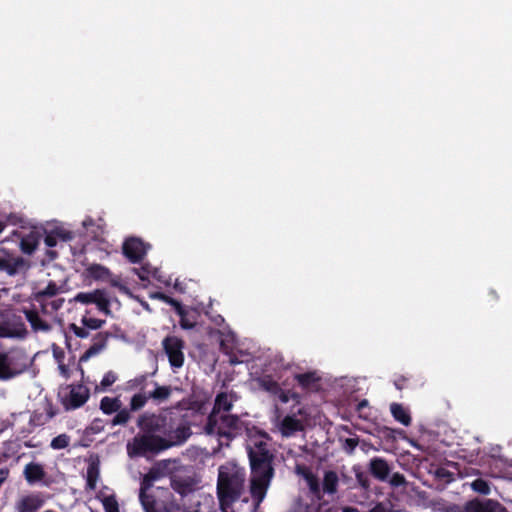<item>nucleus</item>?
Instances as JSON below:
<instances>
[{
    "label": "nucleus",
    "mask_w": 512,
    "mask_h": 512,
    "mask_svg": "<svg viewBox=\"0 0 512 512\" xmlns=\"http://www.w3.org/2000/svg\"><path fill=\"white\" fill-rule=\"evenodd\" d=\"M45 504V497L41 492H31L22 495L15 503L17 512H36Z\"/></svg>",
    "instance_id": "obj_12"
},
{
    "label": "nucleus",
    "mask_w": 512,
    "mask_h": 512,
    "mask_svg": "<svg viewBox=\"0 0 512 512\" xmlns=\"http://www.w3.org/2000/svg\"><path fill=\"white\" fill-rule=\"evenodd\" d=\"M268 446L266 435L258 432L249 434L246 448L251 466L250 499L246 496L239 499L244 493L245 469L233 462H227L219 467L217 493L223 512L258 511L274 477L273 455Z\"/></svg>",
    "instance_id": "obj_1"
},
{
    "label": "nucleus",
    "mask_w": 512,
    "mask_h": 512,
    "mask_svg": "<svg viewBox=\"0 0 512 512\" xmlns=\"http://www.w3.org/2000/svg\"><path fill=\"white\" fill-rule=\"evenodd\" d=\"M26 262L23 258L13 256L4 249H0V270L6 271L9 275H15L23 270Z\"/></svg>",
    "instance_id": "obj_14"
},
{
    "label": "nucleus",
    "mask_w": 512,
    "mask_h": 512,
    "mask_svg": "<svg viewBox=\"0 0 512 512\" xmlns=\"http://www.w3.org/2000/svg\"><path fill=\"white\" fill-rule=\"evenodd\" d=\"M390 411H391L393 417L398 422H400L404 426H409L410 425L411 417H410L408 411L401 404L392 403L390 405Z\"/></svg>",
    "instance_id": "obj_27"
},
{
    "label": "nucleus",
    "mask_w": 512,
    "mask_h": 512,
    "mask_svg": "<svg viewBox=\"0 0 512 512\" xmlns=\"http://www.w3.org/2000/svg\"><path fill=\"white\" fill-rule=\"evenodd\" d=\"M471 488L480 494L488 495L490 493L489 484L483 479H476L471 483Z\"/></svg>",
    "instance_id": "obj_38"
},
{
    "label": "nucleus",
    "mask_w": 512,
    "mask_h": 512,
    "mask_svg": "<svg viewBox=\"0 0 512 512\" xmlns=\"http://www.w3.org/2000/svg\"><path fill=\"white\" fill-rule=\"evenodd\" d=\"M38 243L39 236L34 232H30L27 236L21 239L20 248L24 253L32 254L36 250Z\"/></svg>",
    "instance_id": "obj_29"
},
{
    "label": "nucleus",
    "mask_w": 512,
    "mask_h": 512,
    "mask_svg": "<svg viewBox=\"0 0 512 512\" xmlns=\"http://www.w3.org/2000/svg\"><path fill=\"white\" fill-rule=\"evenodd\" d=\"M181 312H177L181 319H180V326L183 328V329H191L194 327V322L193 321H190L186 314H185V311L183 309V307L181 306Z\"/></svg>",
    "instance_id": "obj_44"
},
{
    "label": "nucleus",
    "mask_w": 512,
    "mask_h": 512,
    "mask_svg": "<svg viewBox=\"0 0 512 512\" xmlns=\"http://www.w3.org/2000/svg\"><path fill=\"white\" fill-rule=\"evenodd\" d=\"M63 292V285H58L54 281H49L48 284L43 287L39 288L34 293V299L37 303L45 300H49L55 297H58L60 293Z\"/></svg>",
    "instance_id": "obj_20"
},
{
    "label": "nucleus",
    "mask_w": 512,
    "mask_h": 512,
    "mask_svg": "<svg viewBox=\"0 0 512 512\" xmlns=\"http://www.w3.org/2000/svg\"><path fill=\"white\" fill-rule=\"evenodd\" d=\"M70 443V437L66 434H60L57 437L53 438L51 441V448L55 450L64 449Z\"/></svg>",
    "instance_id": "obj_37"
},
{
    "label": "nucleus",
    "mask_w": 512,
    "mask_h": 512,
    "mask_svg": "<svg viewBox=\"0 0 512 512\" xmlns=\"http://www.w3.org/2000/svg\"><path fill=\"white\" fill-rule=\"evenodd\" d=\"M88 272L89 275L96 280L107 281L111 276L109 269L99 264L91 265L88 268Z\"/></svg>",
    "instance_id": "obj_31"
},
{
    "label": "nucleus",
    "mask_w": 512,
    "mask_h": 512,
    "mask_svg": "<svg viewBox=\"0 0 512 512\" xmlns=\"http://www.w3.org/2000/svg\"><path fill=\"white\" fill-rule=\"evenodd\" d=\"M99 478L98 467L94 464L89 465L86 474L87 488L94 490L96 488L97 480Z\"/></svg>",
    "instance_id": "obj_33"
},
{
    "label": "nucleus",
    "mask_w": 512,
    "mask_h": 512,
    "mask_svg": "<svg viewBox=\"0 0 512 512\" xmlns=\"http://www.w3.org/2000/svg\"><path fill=\"white\" fill-rule=\"evenodd\" d=\"M26 330L23 325L10 327L8 324L0 325V337L2 338H23Z\"/></svg>",
    "instance_id": "obj_28"
},
{
    "label": "nucleus",
    "mask_w": 512,
    "mask_h": 512,
    "mask_svg": "<svg viewBox=\"0 0 512 512\" xmlns=\"http://www.w3.org/2000/svg\"><path fill=\"white\" fill-rule=\"evenodd\" d=\"M70 331H72L77 337L85 339L88 338L90 335V329L86 326H78L76 324H70L69 326Z\"/></svg>",
    "instance_id": "obj_42"
},
{
    "label": "nucleus",
    "mask_w": 512,
    "mask_h": 512,
    "mask_svg": "<svg viewBox=\"0 0 512 512\" xmlns=\"http://www.w3.org/2000/svg\"><path fill=\"white\" fill-rule=\"evenodd\" d=\"M367 404H368L367 400H363V401H361V402L358 404L357 409H358L359 411H361L364 407H366V406H367Z\"/></svg>",
    "instance_id": "obj_52"
},
{
    "label": "nucleus",
    "mask_w": 512,
    "mask_h": 512,
    "mask_svg": "<svg viewBox=\"0 0 512 512\" xmlns=\"http://www.w3.org/2000/svg\"><path fill=\"white\" fill-rule=\"evenodd\" d=\"M45 224H53V225H56V224H61V222H59L58 220L56 219H53V220H49V221H46Z\"/></svg>",
    "instance_id": "obj_54"
},
{
    "label": "nucleus",
    "mask_w": 512,
    "mask_h": 512,
    "mask_svg": "<svg viewBox=\"0 0 512 512\" xmlns=\"http://www.w3.org/2000/svg\"><path fill=\"white\" fill-rule=\"evenodd\" d=\"M306 413L303 408H299L296 412L286 415L278 424V428L282 436L291 437L295 433L303 431Z\"/></svg>",
    "instance_id": "obj_10"
},
{
    "label": "nucleus",
    "mask_w": 512,
    "mask_h": 512,
    "mask_svg": "<svg viewBox=\"0 0 512 512\" xmlns=\"http://www.w3.org/2000/svg\"><path fill=\"white\" fill-rule=\"evenodd\" d=\"M163 348L171 367L179 369L184 364V342L176 336H168L163 340Z\"/></svg>",
    "instance_id": "obj_9"
},
{
    "label": "nucleus",
    "mask_w": 512,
    "mask_h": 512,
    "mask_svg": "<svg viewBox=\"0 0 512 512\" xmlns=\"http://www.w3.org/2000/svg\"><path fill=\"white\" fill-rule=\"evenodd\" d=\"M389 483L394 487L405 485V477L400 473H394L389 479Z\"/></svg>",
    "instance_id": "obj_45"
},
{
    "label": "nucleus",
    "mask_w": 512,
    "mask_h": 512,
    "mask_svg": "<svg viewBox=\"0 0 512 512\" xmlns=\"http://www.w3.org/2000/svg\"><path fill=\"white\" fill-rule=\"evenodd\" d=\"M191 436L190 427L187 425L178 426L173 432H171L165 442L168 444V448L172 446L181 445Z\"/></svg>",
    "instance_id": "obj_21"
},
{
    "label": "nucleus",
    "mask_w": 512,
    "mask_h": 512,
    "mask_svg": "<svg viewBox=\"0 0 512 512\" xmlns=\"http://www.w3.org/2000/svg\"><path fill=\"white\" fill-rule=\"evenodd\" d=\"M23 474L29 484L42 481L46 475L43 466L35 462L28 463L24 468Z\"/></svg>",
    "instance_id": "obj_22"
},
{
    "label": "nucleus",
    "mask_w": 512,
    "mask_h": 512,
    "mask_svg": "<svg viewBox=\"0 0 512 512\" xmlns=\"http://www.w3.org/2000/svg\"><path fill=\"white\" fill-rule=\"evenodd\" d=\"M65 300L64 298L58 296L52 299H47L45 301L39 302L41 312L45 316H49L51 318H54V314L62 308Z\"/></svg>",
    "instance_id": "obj_25"
},
{
    "label": "nucleus",
    "mask_w": 512,
    "mask_h": 512,
    "mask_svg": "<svg viewBox=\"0 0 512 512\" xmlns=\"http://www.w3.org/2000/svg\"><path fill=\"white\" fill-rule=\"evenodd\" d=\"M109 334L106 332L97 333L92 340L90 347L80 357V361H87L90 358L100 354L107 346Z\"/></svg>",
    "instance_id": "obj_16"
},
{
    "label": "nucleus",
    "mask_w": 512,
    "mask_h": 512,
    "mask_svg": "<svg viewBox=\"0 0 512 512\" xmlns=\"http://www.w3.org/2000/svg\"><path fill=\"white\" fill-rule=\"evenodd\" d=\"M137 425L143 432L127 444V452L130 457L141 456L147 453H159L168 449L165 438L156 435L162 432L166 426V417L154 413H143L137 420Z\"/></svg>",
    "instance_id": "obj_3"
},
{
    "label": "nucleus",
    "mask_w": 512,
    "mask_h": 512,
    "mask_svg": "<svg viewBox=\"0 0 512 512\" xmlns=\"http://www.w3.org/2000/svg\"><path fill=\"white\" fill-rule=\"evenodd\" d=\"M358 445V440L355 438H347L344 442V449L348 453H352Z\"/></svg>",
    "instance_id": "obj_47"
},
{
    "label": "nucleus",
    "mask_w": 512,
    "mask_h": 512,
    "mask_svg": "<svg viewBox=\"0 0 512 512\" xmlns=\"http://www.w3.org/2000/svg\"><path fill=\"white\" fill-rule=\"evenodd\" d=\"M106 512H119L118 502L114 495H109L102 500Z\"/></svg>",
    "instance_id": "obj_39"
},
{
    "label": "nucleus",
    "mask_w": 512,
    "mask_h": 512,
    "mask_svg": "<svg viewBox=\"0 0 512 512\" xmlns=\"http://www.w3.org/2000/svg\"><path fill=\"white\" fill-rule=\"evenodd\" d=\"M100 409L106 415H116L111 420L112 426H125L131 420V414L128 408L123 407L119 397L105 396L100 401Z\"/></svg>",
    "instance_id": "obj_6"
},
{
    "label": "nucleus",
    "mask_w": 512,
    "mask_h": 512,
    "mask_svg": "<svg viewBox=\"0 0 512 512\" xmlns=\"http://www.w3.org/2000/svg\"><path fill=\"white\" fill-rule=\"evenodd\" d=\"M257 382L261 389L269 393L274 398L279 399L282 403H287L291 400L297 404L299 403L300 397L298 394L291 392L290 390L282 389L270 376H262L257 380Z\"/></svg>",
    "instance_id": "obj_8"
},
{
    "label": "nucleus",
    "mask_w": 512,
    "mask_h": 512,
    "mask_svg": "<svg viewBox=\"0 0 512 512\" xmlns=\"http://www.w3.org/2000/svg\"><path fill=\"white\" fill-rule=\"evenodd\" d=\"M171 487L182 496L193 492L196 487V480L192 476L175 474L171 478Z\"/></svg>",
    "instance_id": "obj_17"
},
{
    "label": "nucleus",
    "mask_w": 512,
    "mask_h": 512,
    "mask_svg": "<svg viewBox=\"0 0 512 512\" xmlns=\"http://www.w3.org/2000/svg\"><path fill=\"white\" fill-rule=\"evenodd\" d=\"M341 512H360L357 508L353 507H344Z\"/></svg>",
    "instance_id": "obj_50"
},
{
    "label": "nucleus",
    "mask_w": 512,
    "mask_h": 512,
    "mask_svg": "<svg viewBox=\"0 0 512 512\" xmlns=\"http://www.w3.org/2000/svg\"><path fill=\"white\" fill-rule=\"evenodd\" d=\"M81 224H85V225H88V224H95V221L93 218L91 217H87L85 220L82 221Z\"/></svg>",
    "instance_id": "obj_51"
},
{
    "label": "nucleus",
    "mask_w": 512,
    "mask_h": 512,
    "mask_svg": "<svg viewBox=\"0 0 512 512\" xmlns=\"http://www.w3.org/2000/svg\"><path fill=\"white\" fill-rule=\"evenodd\" d=\"M147 396H148L147 391L146 392H136L130 399L129 408H128L130 413L139 411L140 409H142L146 405L147 401L149 400V397H147Z\"/></svg>",
    "instance_id": "obj_30"
},
{
    "label": "nucleus",
    "mask_w": 512,
    "mask_h": 512,
    "mask_svg": "<svg viewBox=\"0 0 512 512\" xmlns=\"http://www.w3.org/2000/svg\"><path fill=\"white\" fill-rule=\"evenodd\" d=\"M233 405V397L227 393H220L210 413L204 432L207 435L218 436L221 446L228 445L230 440L241 434L245 429L243 421L235 415L228 414Z\"/></svg>",
    "instance_id": "obj_2"
},
{
    "label": "nucleus",
    "mask_w": 512,
    "mask_h": 512,
    "mask_svg": "<svg viewBox=\"0 0 512 512\" xmlns=\"http://www.w3.org/2000/svg\"><path fill=\"white\" fill-rule=\"evenodd\" d=\"M59 396L67 410H74L87 402L90 392L84 385H68L60 391Z\"/></svg>",
    "instance_id": "obj_7"
},
{
    "label": "nucleus",
    "mask_w": 512,
    "mask_h": 512,
    "mask_svg": "<svg viewBox=\"0 0 512 512\" xmlns=\"http://www.w3.org/2000/svg\"><path fill=\"white\" fill-rule=\"evenodd\" d=\"M116 380H117V375L114 372H112V371L107 372L103 376L101 383H100L102 390H105L108 387H110L112 384H114L116 382Z\"/></svg>",
    "instance_id": "obj_43"
},
{
    "label": "nucleus",
    "mask_w": 512,
    "mask_h": 512,
    "mask_svg": "<svg viewBox=\"0 0 512 512\" xmlns=\"http://www.w3.org/2000/svg\"><path fill=\"white\" fill-rule=\"evenodd\" d=\"M369 471L376 479L380 481H386L390 474L391 468L385 459L374 457L370 460Z\"/></svg>",
    "instance_id": "obj_19"
},
{
    "label": "nucleus",
    "mask_w": 512,
    "mask_h": 512,
    "mask_svg": "<svg viewBox=\"0 0 512 512\" xmlns=\"http://www.w3.org/2000/svg\"><path fill=\"white\" fill-rule=\"evenodd\" d=\"M150 387L147 375H139L134 379L129 380L125 385L126 391L146 392Z\"/></svg>",
    "instance_id": "obj_26"
},
{
    "label": "nucleus",
    "mask_w": 512,
    "mask_h": 512,
    "mask_svg": "<svg viewBox=\"0 0 512 512\" xmlns=\"http://www.w3.org/2000/svg\"><path fill=\"white\" fill-rule=\"evenodd\" d=\"M56 359L58 361V370H59V373L64 377V378H69L70 377V370H69V367L63 363L62 361V358L60 356H56Z\"/></svg>",
    "instance_id": "obj_46"
},
{
    "label": "nucleus",
    "mask_w": 512,
    "mask_h": 512,
    "mask_svg": "<svg viewBox=\"0 0 512 512\" xmlns=\"http://www.w3.org/2000/svg\"><path fill=\"white\" fill-rule=\"evenodd\" d=\"M58 239H60L62 241H67L70 239V235L68 233H64V232L50 233V234L46 235L45 243L47 246L53 247V246L57 245Z\"/></svg>",
    "instance_id": "obj_36"
},
{
    "label": "nucleus",
    "mask_w": 512,
    "mask_h": 512,
    "mask_svg": "<svg viewBox=\"0 0 512 512\" xmlns=\"http://www.w3.org/2000/svg\"><path fill=\"white\" fill-rule=\"evenodd\" d=\"M150 386H152L153 389L147 390V397H149V399H153L157 403L164 402L171 395L172 389L169 386H160L154 381H150Z\"/></svg>",
    "instance_id": "obj_24"
},
{
    "label": "nucleus",
    "mask_w": 512,
    "mask_h": 512,
    "mask_svg": "<svg viewBox=\"0 0 512 512\" xmlns=\"http://www.w3.org/2000/svg\"><path fill=\"white\" fill-rule=\"evenodd\" d=\"M2 230H3V226H0V233L2 232Z\"/></svg>",
    "instance_id": "obj_55"
},
{
    "label": "nucleus",
    "mask_w": 512,
    "mask_h": 512,
    "mask_svg": "<svg viewBox=\"0 0 512 512\" xmlns=\"http://www.w3.org/2000/svg\"><path fill=\"white\" fill-rule=\"evenodd\" d=\"M34 365L32 357L24 348L13 347L0 351V381L7 382L29 372Z\"/></svg>",
    "instance_id": "obj_4"
},
{
    "label": "nucleus",
    "mask_w": 512,
    "mask_h": 512,
    "mask_svg": "<svg viewBox=\"0 0 512 512\" xmlns=\"http://www.w3.org/2000/svg\"><path fill=\"white\" fill-rule=\"evenodd\" d=\"M149 245L145 244L141 239L136 237H130L123 243V254L131 261H140L147 250Z\"/></svg>",
    "instance_id": "obj_13"
},
{
    "label": "nucleus",
    "mask_w": 512,
    "mask_h": 512,
    "mask_svg": "<svg viewBox=\"0 0 512 512\" xmlns=\"http://www.w3.org/2000/svg\"><path fill=\"white\" fill-rule=\"evenodd\" d=\"M158 477L159 473L157 471L150 470L147 474L143 476L140 491L148 492V490L152 487L154 481H156Z\"/></svg>",
    "instance_id": "obj_35"
},
{
    "label": "nucleus",
    "mask_w": 512,
    "mask_h": 512,
    "mask_svg": "<svg viewBox=\"0 0 512 512\" xmlns=\"http://www.w3.org/2000/svg\"><path fill=\"white\" fill-rule=\"evenodd\" d=\"M74 301L81 304H95L99 311L110 314V301L103 290H94L91 292H80L75 295Z\"/></svg>",
    "instance_id": "obj_11"
},
{
    "label": "nucleus",
    "mask_w": 512,
    "mask_h": 512,
    "mask_svg": "<svg viewBox=\"0 0 512 512\" xmlns=\"http://www.w3.org/2000/svg\"><path fill=\"white\" fill-rule=\"evenodd\" d=\"M152 298H155V299H159V300H162L168 304H170L171 306H173L176 310V312H181V304L175 300V299H172L166 295H164L163 293H155V294H152L151 295Z\"/></svg>",
    "instance_id": "obj_41"
},
{
    "label": "nucleus",
    "mask_w": 512,
    "mask_h": 512,
    "mask_svg": "<svg viewBox=\"0 0 512 512\" xmlns=\"http://www.w3.org/2000/svg\"><path fill=\"white\" fill-rule=\"evenodd\" d=\"M9 224H28L23 217L17 215H10L8 218Z\"/></svg>",
    "instance_id": "obj_48"
},
{
    "label": "nucleus",
    "mask_w": 512,
    "mask_h": 512,
    "mask_svg": "<svg viewBox=\"0 0 512 512\" xmlns=\"http://www.w3.org/2000/svg\"><path fill=\"white\" fill-rule=\"evenodd\" d=\"M107 281H109L112 286L123 289V286L120 284V281L118 278L112 277V275H111L110 279H108Z\"/></svg>",
    "instance_id": "obj_49"
},
{
    "label": "nucleus",
    "mask_w": 512,
    "mask_h": 512,
    "mask_svg": "<svg viewBox=\"0 0 512 512\" xmlns=\"http://www.w3.org/2000/svg\"><path fill=\"white\" fill-rule=\"evenodd\" d=\"M466 512H506L505 508L492 499H474L465 506Z\"/></svg>",
    "instance_id": "obj_15"
},
{
    "label": "nucleus",
    "mask_w": 512,
    "mask_h": 512,
    "mask_svg": "<svg viewBox=\"0 0 512 512\" xmlns=\"http://www.w3.org/2000/svg\"><path fill=\"white\" fill-rule=\"evenodd\" d=\"M140 303H141L142 307H143L145 310H147V311H151L150 306H149V304H148L147 302H145V301H140Z\"/></svg>",
    "instance_id": "obj_53"
},
{
    "label": "nucleus",
    "mask_w": 512,
    "mask_h": 512,
    "mask_svg": "<svg viewBox=\"0 0 512 512\" xmlns=\"http://www.w3.org/2000/svg\"><path fill=\"white\" fill-rule=\"evenodd\" d=\"M81 324L90 330H98L105 324V320L91 317L88 312H86L81 318Z\"/></svg>",
    "instance_id": "obj_34"
},
{
    "label": "nucleus",
    "mask_w": 512,
    "mask_h": 512,
    "mask_svg": "<svg viewBox=\"0 0 512 512\" xmlns=\"http://www.w3.org/2000/svg\"><path fill=\"white\" fill-rule=\"evenodd\" d=\"M133 272H135L142 281L150 282L151 280H156L157 282L164 283L166 285L169 284L159 269L151 266L150 264H145L140 268H134Z\"/></svg>",
    "instance_id": "obj_18"
},
{
    "label": "nucleus",
    "mask_w": 512,
    "mask_h": 512,
    "mask_svg": "<svg viewBox=\"0 0 512 512\" xmlns=\"http://www.w3.org/2000/svg\"><path fill=\"white\" fill-rule=\"evenodd\" d=\"M296 379L303 387H309L312 383L318 380L315 373H305L296 375Z\"/></svg>",
    "instance_id": "obj_40"
},
{
    "label": "nucleus",
    "mask_w": 512,
    "mask_h": 512,
    "mask_svg": "<svg viewBox=\"0 0 512 512\" xmlns=\"http://www.w3.org/2000/svg\"><path fill=\"white\" fill-rule=\"evenodd\" d=\"M24 313L27 321L35 332H47L51 329L49 322L43 319L37 310H25Z\"/></svg>",
    "instance_id": "obj_23"
},
{
    "label": "nucleus",
    "mask_w": 512,
    "mask_h": 512,
    "mask_svg": "<svg viewBox=\"0 0 512 512\" xmlns=\"http://www.w3.org/2000/svg\"><path fill=\"white\" fill-rule=\"evenodd\" d=\"M139 500L145 512H158L155 499L148 492L140 491Z\"/></svg>",
    "instance_id": "obj_32"
},
{
    "label": "nucleus",
    "mask_w": 512,
    "mask_h": 512,
    "mask_svg": "<svg viewBox=\"0 0 512 512\" xmlns=\"http://www.w3.org/2000/svg\"><path fill=\"white\" fill-rule=\"evenodd\" d=\"M296 473L304 478L309 490L317 498L321 497L322 492L334 494L337 491L338 476L334 471L325 472L322 485L312 471L306 466L297 465Z\"/></svg>",
    "instance_id": "obj_5"
},
{
    "label": "nucleus",
    "mask_w": 512,
    "mask_h": 512,
    "mask_svg": "<svg viewBox=\"0 0 512 512\" xmlns=\"http://www.w3.org/2000/svg\"><path fill=\"white\" fill-rule=\"evenodd\" d=\"M0 224H4V223L0 221Z\"/></svg>",
    "instance_id": "obj_56"
}]
</instances>
